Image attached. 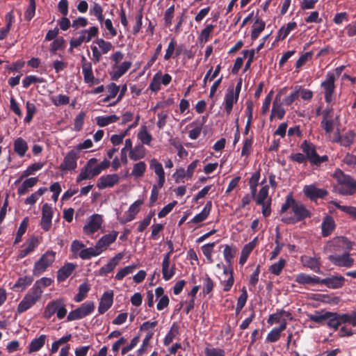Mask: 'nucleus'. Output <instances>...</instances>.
Wrapping results in <instances>:
<instances>
[{
    "label": "nucleus",
    "mask_w": 356,
    "mask_h": 356,
    "mask_svg": "<svg viewBox=\"0 0 356 356\" xmlns=\"http://www.w3.org/2000/svg\"><path fill=\"white\" fill-rule=\"evenodd\" d=\"M337 181V191L343 195H352L356 191V180L341 170H337L334 175Z\"/></svg>",
    "instance_id": "nucleus-1"
},
{
    "label": "nucleus",
    "mask_w": 356,
    "mask_h": 356,
    "mask_svg": "<svg viewBox=\"0 0 356 356\" xmlns=\"http://www.w3.org/2000/svg\"><path fill=\"white\" fill-rule=\"evenodd\" d=\"M42 293L43 290H40L37 286H33L19 303L17 312L22 314L35 305L40 300Z\"/></svg>",
    "instance_id": "nucleus-2"
},
{
    "label": "nucleus",
    "mask_w": 356,
    "mask_h": 356,
    "mask_svg": "<svg viewBox=\"0 0 356 356\" xmlns=\"http://www.w3.org/2000/svg\"><path fill=\"white\" fill-rule=\"evenodd\" d=\"M67 312L65 300L63 298H58L47 303L43 314L45 318L49 319L54 314H56L58 319H63L66 316Z\"/></svg>",
    "instance_id": "nucleus-3"
},
{
    "label": "nucleus",
    "mask_w": 356,
    "mask_h": 356,
    "mask_svg": "<svg viewBox=\"0 0 356 356\" xmlns=\"http://www.w3.org/2000/svg\"><path fill=\"white\" fill-rule=\"evenodd\" d=\"M353 243L344 236H336L329 241L324 247L326 252L337 254L342 251L347 252L352 249Z\"/></svg>",
    "instance_id": "nucleus-4"
},
{
    "label": "nucleus",
    "mask_w": 356,
    "mask_h": 356,
    "mask_svg": "<svg viewBox=\"0 0 356 356\" xmlns=\"http://www.w3.org/2000/svg\"><path fill=\"white\" fill-rule=\"evenodd\" d=\"M293 216L286 213L282 216V220L286 223H296L306 218L311 216V212L300 202L295 201L292 208Z\"/></svg>",
    "instance_id": "nucleus-5"
},
{
    "label": "nucleus",
    "mask_w": 356,
    "mask_h": 356,
    "mask_svg": "<svg viewBox=\"0 0 356 356\" xmlns=\"http://www.w3.org/2000/svg\"><path fill=\"white\" fill-rule=\"evenodd\" d=\"M56 259V252L53 250H47L34 264L33 273L35 276L42 275Z\"/></svg>",
    "instance_id": "nucleus-6"
},
{
    "label": "nucleus",
    "mask_w": 356,
    "mask_h": 356,
    "mask_svg": "<svg viewBox=\"0 0 356 356\" xmlns=\"http://www.w3.org/2000/svg\"><path fill=\"white\" fill-rule=\"evenodd\" d=\"M95 310V303L92 301H86L80 307L71 311L67 315V321H72L85 318L90 315Z\"/></svg>",
    "instance_id": "nucleus-7"
},
{
    "label": "nucleus",
    "mask_w": 356,
    "mask_h": 356,
    "mask_svg": "<svg viewBox=\"0 0 356 356\" xmlns=\"http://www.w3.org/2000/svg\"><path fill=\"white\" fill-rule=\"evenodd\" d=\"M336 76L333 72H328L325 79L321 83V87L323 90L325 100L330 104L333 100V94L335 90Z\"/></svg>",
    "instance_id": "nucleus-8"
},
{
    "label": "nucleus",
    "mask_w": 356,
    "mask_h": 356,
    "mask_svg": "<svg viewBox=\"0 0 356 356\" xmlns=\"http://www.w3.org/2000/svg\"><path fill=\"white\" fill-rule=\"evenodd\" d=\"M269 187L267 185L264 186L259 191L256 198L257 204L262 207V214L264 217L270 216L271 213L270 204L271 198L268 196Z\"/></svg>",
    "instance_id": "nucleus-9"
},
{
    "label": "nucleus",
    "mask_w": 356,
    "mask_h": 356,
    "mask_svg": "<svg viewBox=\"0 0 356 356\" xmlns=\"http://www.w3.org/2000/svg\"><path fill=\"white\" fill-rule=\"evenodd\" d=\"M168 245L171 248L170 251L164 255L162 261V275L163 278L165 280H170L175 275L176 272L175 264H172L170 265V254L173 251L172 243L170 241Z\"/></svg>",
    "instance_id": "nucleus-10"
},
{
    "label": "nucleus",
    "mask_w": 356,
    "mask_h": 356,
    "mask_svg": "<svg viewBox=\"0 0 356 356\" xmlns=\"http://www.w3.org/2000/svg\"><path fill=\"white\" fill-rule=\"evenodd\" d=\"M79 158V154L77 152V150L73 148L66 154L59 166V169L63 171L74 170L77 167V160Z\"/></svg>",
    "instance_id": "nucleus-11"
},
{
    "label": "nucleus",
    "mask_w": 356,
    "mask_h": 356,
    "mask_svg": "<svg viewBox=\"0 0 356 356\" xmlns=\"http://www.w3.org/2000/svg\"><path fill=\"white\" fill-rule=\"evenodd\" d=\"M103 222L102 216L99 214H93L88 219L86 224L83 227V233L86 235H92L97 232Z\"/></svg>",
    "instance_id": "nucleus-12"
},
{
    "label": "nucleus",
    "mask_w": 356,
    "mask_h": 356,
    "mask_svg": "<svg viewBox=\"0 0 356 356\" xmlns=\"http://www.w3.org/2000/svg\"><path fill=\"white\" fill-rule=\"evenodd\" d=\"M81 68L86 83L92 86L99 83V79H95L93 74L92 63L88 61L85 56L81 58Z\"/></svg>",
    "instance_id": "nucleus-13"
},
{
    "label": "nucleus",
    "mask_w": 356,
    "mask_h": 356,
    "mask_svg": "<svg viewBox=\"0 0 356 356\" xmlns=\"http://www.w3.org/2000/svg\"><path fill=\"white\" fill-rule=\"evenodd\" d=\"M172 80V76L168 74H162L161 72H157L153 76L149 84V88L152 92H156L161 89V86L168 85Z\"/></svg>",
    "instance_id": "nucleus-14"
},
{
    "label": "nucleus",
    "mask_w": 356,
    "mask_h": 356,
    "mask_svg": "<svg viewBox=\"0 0 356 356\" xmlns=\"http://www.w3.org/2000/svg\"><path fill=\"white\" fill-rule=\"evenodd\" d=\"M120 178L117 174H110L101 176L97 182V186L99 189L112 188L120 182Z\"/></svg>",
    "instance_id": "nucleus-15"
},
{
    "label": "nucleus",
    "mask_w": 356,
    "mask_h": 356,
    "mask_svg": "<svg viewBox=\"0 0 356 356\" xmlns=\"http://www.w3.org/2000/svg\"><path fill=\"white\" fill-rule=\"evenodd\" d=\"M118 235V232L112 231L111 232L104 235L97 241L95 245L100 254L106 250L109 245L115 241Z\"/></svg>",
    "instance_id": "nucleus-16"
},
{
    "label": "nucleus",
    "mask_w": 356,
    "mask_h": 356,
    "mask_svg": "<svg viewBox=\"0 0 356 356\" xmlns=\"http://www.w3.org/2000/svg\"><path fill=\"white\" fill-rule=\"evenodd\" d=\"M328 259L333 264L338 266L350 268L354 264V259L346 252L343 254H331L328 257Z\"/></svg>",
    "instance_id": "nucleus-17"
},
{
    "label": "nucleus",
    "mask_w": 356,
    "mask_h": 356,
    "mask_svg": "<svg viewBox=\"0 0 356 356\" xmlns=\"http://www.w3.org/2000/svg\"><path fill=\"white\" fill-rule=\"evenodd\" d=\"M284 90V89H282L278 92L273 102V107L271 110V114L270 116V120H272L273 118H277L279 120H281L284 118L285 115V110L282 104L280 103L281 95Z\"/></svg>",
    "instance_id": "nucleus-18"
},
{
    "label": "nucleus",
    "mask_w": 356,
    "mask_h": 356,
    "mask_svg": "<svg viewBox=\"0 0 356 356\" xmlns=\"http://www.w3.org/2000/svg\"><path fill=\"white\" fill-rule=\"evenodd\" d=\"M143 204V200H138L135 201L125 213L124 216L119 218L122 224H125L131 221L136 218L137 213L140 211V207Z\"/></svg>",
    "instance_id": "nucleus-19"
},
{
    "label": "nucleus",
    "mask_w": 356,
    "mask_h": 356,
    "mask_svg": "<svg viewBox=\"0 0 356 356\" xmlns=\"http://www.w3.org/2000/svg\"><path fill=\"white\" fill-rule=\"evenodd\" d=\"M303 193L305 196L311 200L323 198L327 195V191L323 188H317L314 184L306 185L303 188Z\"/></svg>",
    "instance_id": "nucleus-20"
},
{
    "label": "nucleus",
    "mask_w": 356,
    "mask_h": 356,
    "mask_svg": "<svg viewBox=\"0 0 356 356\" xmlns=\"http://www.w3.org/2000/svg\"><path fill=\"white\" fill-rule=\"evenodd\" d=\"M149 168L158 177V186L162 188L165 181V172L162 164L154 158L149 161Z\"/></svg>",
    "instance_id": "nucleus-21"
},
{
    "label": "nucleus",
    "mask_w": 356,
    "mask_h": 356,
    "mask_svg": "<svg viewBox=\"0 0 356 356\" xmlns=\"http://www.w3.org/2000/svg\"><path fill=\"white\" fill-rule=\"evenodd\" d=\"M53 216V210L51 207L47 203L42 206V219L40 225L42 228L48 231L51 226V220Z\"/></svg>",
    "instance_id": "nucleus-22"
},
{
    "label": "nucleus",
    "mask_w": 356,
    "mask_h": 356,
    "mask_svg": "<svg viewBox=\"0 0 356 356\" xmlns=\"http://www.w3.org/2000/svg\"><path fill=\"white\" fill-rule=\"evenodd\" d=\"M114 293L112 290L105 291L99 303L98 312L99 314L105 313L113 305Z\"/></svg>",
    "instance_id": "nucleus-23"
},
{
    "label": "nucleus",
    "mask_w": 356,
    "mask_h": 356,
    "mask_svg": "<svg viewBox=\"0 0 356 356\" xmlns=\"http://www.w3.org/2000/svg\"><path fill=\"white\" fill-rule=\"evenodd\" d=\"M131 61H124L121 64L113 65L112 71L110 72L112 80H118L124 75L131 67Z\"/></svg>",
    "instance_id": "nucleus-24"
},
{
    "label": "nucleus",
    "mask_w": 356,
    "mask_h": 356,
    "mask_svg": "<svg viewBox=\"0 0 356 356\" xmlns=\"http://www.w3.org/2000/svg\"><path fill=\"white\" fill-rule=\"evenodd\" d=\"M326 324L330 328H333L334 330H338L339 327L342 323H346V316L344 314H337L334 312H328L327 317Z\"/></svg>",
    "instance_id": "nucleus-25"
},
{
    "label": "nucleus",
    "mask_w": 356,
    "mask_h": 356,
    "mask_svg": "<svg viewBox=\"0 0 356 356\" xmlns=\"http://www.w3.org/2000/svg\"><path fill=\"white\" fill-rule=\"evenodd\" d=\"M123 257L124 254L122 252L118 253L115 257L111 258L106 265L99 269V275L104 276L113 271Z\"/></svg>",
    "instance_id": "nucleus-26"
},
{
    "label": "nucleus",
    "mask_w": 356,
    "mask_h": 356,
    "mask_svg": "<svg viewBox=\"0 0 356 356\" xmlns=\"http://www.w3.org/2000/svg\"><path fill=\"white\" fill-rule=\"evenodd\" d=\"M238 95L234 94V89L233 87H229L225 95L224 106L227 115H229L232 112L233 106L238 101Z\"/></svg>",
    "instance_id": "nucleus-27"
},
{
    "label": "nucleus",
    "mask_w": 356,
    "mask_h": 356,
    "mask_svg": "<svg viewBox=\"0 0 356 356\" xmlns=\"http://www.w3.org/2000/svg\"><path fill=\"white\" fill-rule=\"evenodd\" d=\"M354 138L355 134L352 131H348L343 136H341L337 131L333 136L330 137V140L334 143H340L343 146H349L353 143Z\"/></svg>",
    "instance_id": "nucleus-28"
},
{
    "label": "nucleus",
    "mask_w": 356,
    "mask_h": 356,
    "mask_svg": "<svg viewBox=\"0 0 356 356\" xmlns=\"http://www.w3.org/2000/svg\"><path fill=\"white\" fill-rule=\"evenodd\" d=\"M345 278L341 275L332 276L325 279L320 278V283L330 289H339L343 286Z\"/></svg>",
    "instance_id": "nucleus-29"
},
{
    "label": "nucleus",
    "mask_w": 356,
    "mask_h": 356,
    "mask_svg": "<svg viewBox=\"0 0 356 356\" xmlns=\"http://www.w3.org/2000/svg\"><path fill=\"white\" fill-rule=\"evenodd\" d=\"M257 240H258V238L255 237L250 242L245 244L243 247L241 252V255H240L239 261H238L240 265L243 266L246 262L250 253L252 252L254 248L257 246Z\"/></svg>",
    "instance_id": "nucleus-30"
},
{
    "label": "nucleus",
    "mask_w": 356,
    "mask_h": 356,
    "mask_svg": "<svg viewBox=\"0 0 356 356\" xmlns=\"http://www.w3.org/2000/svg\"><path fill=\"white\" fill-rule=\"evenodd\" d=\"M336 224L334 218L330 216H325L321 223V234L323 237L330 236L334 230Z\"/></svg>",
    "instance_id": "nucleus-31"
},
{
    "label": "nucleus",
    "mask_w": 356,
    "mask_h": 356,
    "mask_svg": "<svg viewBox=\"0 0 356 356\" xmlns=\"http://www.w3.org/2000/svg\"><path fill=\"white\" fill-rule=\"evenodd\" d=\"M220 248H223L222 254L225 261L227 264L231 265L237 253L236 246L234 244H225L222 245Z\"/></svg>",
    "instance_id": "nucleus-32"
},
{
    "label": "nucleus",
    "mask_w": 356,
    "mask_h": 356,
    "mask_svg": "<svg viewBox=\"0 0 356 356\" xmlns=\"http://www.w3.org/2000/svg\"><path fill=\"white\" fill-rule=\"evenodd\" d=\"M76 265L72 263H67L62 266L57 273V280L59 282L65 281L69 277L76 268Z\"/></svg>",
    "instance_id": "nucleus-33"
},
{
    "label": "nucleus",
    "mask_w": 356,
    "mask_h": 356,
    "mask_svg": "<svg viewBox=\"0 0 356 356\" xmlns=\"http://www.w3.org/2000/svg\"><path fill=\"white\" fill-rule=\"evenodd\" d=\"M301 149L307 155V158L314 164L318 159V154L316 152L314 146L312 143L305 140L301 145Z\"/></svg>",
    "instance_id": "nucleus-34"
},
{
    "label": "nucleus",
    "mask_w": 356,
    "mask_h": 356,
    "mask_svg": "<svg viewBox=\"0 0 356 356\" xmlns=\"http://www.w3.org/2000/svg\"><path fill=\"white\" fill-rule=\"evenodd\" d=\"M211 205V202H207L202 211L194 216L188 223L199 224L205 220L210 213Z\"/></svg>",
    "instance_id": "nucleus-35"
},
{
    "label": "nucleus",
    "mask_w": 356,
    "mask_h": 356,
    "mask_svg": "<svg viewBox=\"0 0 356 356\" xmlns=\"http://www.w3.org/2000/svg\"><path fill=\"white\" fill-rule=\"evenodd\" d=\"M295 281L301 284H317L320 283V278L317 276H311L305 273L298 274Z\"/></svg>",
    "instance_id": "nucleus-36"
},
{
    "label": "nucleus",
    "mask_w": 356,
    "mask_h": 356,
    "mask_svg": "<svg viewBox=\"0 0 356 356\" xmlns=\"http://www.w3.org/2000/svg\"><path fill=\"white\" fill-rule=\"evenodd\" d=\"M301 261L302 262L305 266L309 268L314 272H321L319 258L302 256L301 257Z\"/></svg>",
    "instance_id": "nucleus-37"
},
{
    "label": "nucleus",
    "mask_w": 356,
    "mask_h": 356,
    "mask_svg": "<svg viewBox=\"0 0 356 356\" xmlns=\"http://www.w3.org/2000/svg\"><path fill=\"white\" fill-rule=\"evenodd\" d=\"M13 147L15 152L19 157H23L29 149L26 141L21 137L17 138L14 140Z\"/></svg>",
    "instance_id": "nucleus-38"
},
{
    "label": "nucleus",
    "mask_w": 356,
    "mask_h": 356,
    "mask_svg": "<svg viewBox=\"0 0 356 356\" xmlns=\"http://www.w3.org/2000/svg\"><path fill=\"white\" fill-rule=\"evenodd\" d=\"M138 139L141 142L140 145L150 146L153 140V136L147 131L146 126H142L137 134Z\"/></svg>",
    "instance_id": "nucleus-39"
},
{
    "label": "nucleus",
    "mask_w": 356,
    "mask_h": 356,
    "mask_svg": "<svg viewBox=\"0 0 356 356\" xmlns=\"http://www.w3.org/2000/svg\"><path fill=\"white\" fill-rule=\"evenodd\" d=\"M147 150L145 147L143 145H136L131 151L129 152V156L131 160L133 161H138L140 160L146 156Z\"/></svg>",
    "instance_id": "nucleus-40"
},
{
    "label": "nucleus",
    "mask_w": 356,
    "mask_h": 356,
    "mask_svg": "<svg viewBox=\"0 0 356 356\" xmlns=\"http://www.w3.org/2000/svg\"><path fill=\"white\" fill-rule=\"evenodd\" d=\"M47 336L40 335L39 337L33 339L29 345V353H35L39 351L44 345Z\"/></svg>",
    "instance_id": "nucleus-41"
},
{
    "label": "nucleus",
    "mask_w": 356,
    "mask_h": 356,
    "mask_svg": "<svg viewBox=\"0 0 356 356\" xmlns=\"http://www.w3.org/2000/svg\"><path fill=\"white\" fill-rule=\"evenodd\" d=\"M328 312L325 310L316 311L314 314H308L307 316L309 320L314 323L324 324L326 323Z\"/></svg>",
    "instance_id": "nucleus-42"
},
{
    "label": "nucleus",
    "mask_w": 356,
    "mask_h": 356,
    "mask_svg": "<svg viewBox=\"0 0 356 356\" xmlns=\"http://www.w3.org/2000/svg\"><path fill=\"white\" fill-rule=\"evenodd\" d=\"M100 254H101L97 248L96 245H95V247H90L82 250L80 252H79V257L83 260H88L92 257H95Z\"/></svg>",
    "instance_id": "nucleus-43"
},
{
    "label": "nucleus",
    "mask_w": 356,
    "mask_h": 356,
    "mask_svg": "<svg viewBox=\"0 0 356 356\" xmlns=\"http://www.w3.org/2000/svg\"><path fill=\"white\" fill-rule=\"evenodd\" d=\"M38 181V177H31L26 179L22 184L18 188L17 193L19 195L26 194L29 189L33 187Z\"/></svg>",
    "instance_id": "nucleus-44"
},
{
    "label": "nucleus",
    "mask_w": 356,
    "mask_h": 356,
    "mask_svg": "<svg viewBox=\"0 0 356 356\" xmlns=\"http://www.w3.org/2000/svg\"><path fill=\"white\" fill-rule=\"evenodd\" d=\"M297 27L295 22H289L286 25L282 26L277 32V40H282Z\"/></svg>",
    "instance_id": "nucleus-45"
},
{
    "label": "nucleus",
    "mask_w": 356,
    "mask_h": 356,
    "mask_svg": "<svg viewBox=\"0 0 356 356\" xmlns=\"http://www.w3.org/2000/svg\"><path fill=\"white\" fill-rule=\"evenodd\" d=\"M329 111H326L324 113L323 119L321 122V125L326 134L329 135L328 137L330 138V136H332L331 134L333 131L334 126L333 120L331 117L329 116Z\"/></svg>",
    "instance_id": "nucleus-46"
},
{
    "label": "nucleus",
    "mask_w": 356,
    "mask_h": 356,
    "mask_svg": "<svg viewBox=\"0 0 356 356\" xmlns=\"http://www.w3.org/2000/svg\"><path fill=\"white\" fill-rule=\"evenodd\" d=\"M146 168L147 165L144 161H139L133 165L131 175L136 179L140 178L144 175L146 171Z\"/></svg>",
    "instance_id": "nucleus-47"
},
{
    "label": "nucleus",
    "mask_w": 356,
    "mask_h": 356,
    "mask_svg": "<svg viewBox=\"0 0 356 356\" xmlns=\"http://www.w3.org/2000/svg\"><path fill=\"white\" fill-rule=\"evenodd\" d=\"M119 117L116 115H111L108 116H98L95 118L96 123L101 127H106L110 124L117 122Z\"/></svg>",
    "instance_id": "nucleus-48"
},
{
    "label": "nucleus",
    "mask_w": 356,
    "mask_h": 356,
    "mask_svg": "<svg viewBox=\"0 0 356 356\" xmlns=\"http://www.w3.org/2000/svg\"><path fill=\"white\" fill-rule=\"evenodd\" d=\"M266 24L264 21L257 19L253 26L252 30L251 33V38L252 40H256L259 34L264 30Z\"/></svg>",
    "instance_id": "nucleus-49"
},
{
    "label": "nucleus",
    "mask_w": 356,
    "mask_h": 356,
    "mask_svg": "<svg viewBox=\"0 0 356 356\" xmlns=\"http://www.w3.org/2000/svg\"><path fill=\"white\" fill-rule=\"evenodd\" d=\"M286 264V260L280 258L277 262L269 266L268 270L271 274L279 275Z\"/></svg>",
    "instance_id": "nucleus-50"
},
{
    "label": "nucleus",
    "mask_w": 356,
    "mask_h": 356,
    "mask_svg": "<svg viewBox=\"0 0 356 356\" xmlns=\"http://www.w3.org/2000/svg\"><path fill=\"white\" fill-rule=\"evenodd\" d=\"M29 219L28 217L24 218L23 219V220L22 221V222L17 229L15 239L14 241V244H17L22 241V236L24 234V233L26 232V231L27 229V227L29 225Z\"/></svg>",
    "instance_id": "nucleus-51"
},
{
    "label": "nucleus",
    "mask_w": 356,
    "mask_h": 356,
    "mask_svg": "<svg viewBox=\"0 0 356 356\" xmlns=\"http://www.w3.org/2000/svg\"><path fill=\"white\" fill-rule=\"evenodd\" d=\"M246 110L245 113L248 115L247 122L245 127L244 134H248L251 126V122L252 120V113H253V103L251 101H248L246 102Z\"/></svg>",
    "instance_id": "nucleus-52"
},
{
    "label": "nucleus",
    "mask_w": 356,
    "mask_h": 356,
    "mask_svg": "<svg viewBox=\"0 0 356 356\" xmlns=\"http://www.w3.org/2000/svg\"><path fill=\"white\" fill-rule=\"evenodd\" d=\"M88 42L86 34L83 33V30L79 33V37L73 38L70 40V51H72L74 48H77L81 46L83 43Z\"/></svg>",
    "instance_id": "nucleus-53"
},
{
    "label": "nucleus",
    "mask_w": 356,
    "mask_h": 356,
    "mask_svg": "<svg viewBox=\"0 0 356 356\" xmlns=\"http://www.w3.org/2000/svg\"><path fill=\"white\" fill-rule=\"evenodd\" d=\"M86 168L88 170V171L90 172L92 176L93 177L97 176L101 172L99 171V168L97 165V159L95 158L90 159L86 165Z\"/></svg>",
    "instance_id": "nucleus-54"
},
{
    "label": "nucleus",
    "mask_w": 356,
    "mask_h": 356,
    "mask_svg": "<svg viewBox=\"0 0 356 356\" xmlns=\"http://www.w3.org/2000/svg\"><path fill=\"white\" fill-rule=\"evenodd\" d=\"M90 290V286L86 283L81 284L79 287V293L75 296L74 300L76 302H80L83 300Z\"/></svg>",
    "instance_id": "nucleus-55"
},
{
    "label": "nucleus",
    "mask_w": 356,
    "mask_h": 356,
    "mask_svg": "<svg viewBox=\"0 0 356 356\" xmlns=\"http://www.w3.org/2000/svg\"><path fill=\"white\" fill-rule=\"evenodd\" d=\"M179 334V326L176 323H174L170 327V331L166 334L164 339V344L165 346L169 345L172 342L175 337Z\"/></svg>",
    "instance_id": "nucleus-56"
},
{
    "label": "nucleus",
    "mask_w": 356,
    "mask_h": 356,
    "mask_svg": "<svg viewBox=\"0 0 356 356\" xmlns=\"http://www.w3.org/2000/svg\"><path fill=\"white\" fill-rule=\"evenodd\" d=\"M136 268V265H130L120 268L115 274V279L122 280L125 276L131 274Z\"/></svg>",
    "instance_id": "nucleus-57"
},
{
    "label": "nucleus",
    "mask_w": 356,
    "mask_h": 356,
    "mask_svg": "<svg viewBox=\"0 0 356 356\" xmlns=\"http://www.w3.org/2000/svg\"><path fill=\"white\" fill-rule=\"evenodd\" d=\"M94 42L97 44L99 50L104 54H108L113 48L111 42L106 41L102 38H97Z\"/></svg>",
    "instance_id": "nucleus-58"
},
{
    "label": "nucleus",
    "mask_w": 356,
    "mask_h": 356,
    "mask_svg": "<svg viewBox=\"0 0 356 356\" xmlns=\"http://www.w3.org/2000/svg\"><path fill=\"white\" fill-rule=\"evenodd\" d=\"M216 245L215 242L207 243L202 246V251L203 254L207 258V260L209 263L211 264L213 262L212 253L213 251V248Z\"/></svg>",
    "instance_id": "nucleus-59"
},
{
    "label": "nucleus",
    "mask_w": 356,
    "mask_h": 356,
    "mask_svg": "<svg viewBox=\"0 0 356 356\" xmlns=\"http://www.w3.org/2000/svg\"><path fill=\"white\" fill-rule=\"evenodd\" d=\"M44 165L43 162H38L30 165L22 173V178L33 175L36 171L40 170Z\"/></svg>",
    "instance_id": "nucleus-60"
},
{
    "label": "nucleus",
    "mask_w": 356,
    "mask_h": 356,
    "mask_svg": "<svg viewBox=\"0 0 356 356\" xmlns=\"http://www.w3.org/2000/svg\"><path fill=\"white\" fill-rule=\"evenodd\" d=\"M44 82V79L42 77H38L35 75H29L24 79L22 84L24 88H27L33 83H42Z\"/></svg>",
    "instance_id": "nucleus-61"
},
{
    "label": "nucleus",
    "mask_w": 356,
    "mask_h": 356,
    "mask_svg": "<svg viewBox=\"0 0 356 356\" xmlns=\"http://www.w3.org/2000/svg\"><path fill=\"white\" fill-rule=\"evenodd\" d=\"M332 204L339 209L342 211L343 212L347 213L350 217L356 219V207L352 206H343L340 205L337 202H332Z\"/></svg>",
    "instance_id": "nucleus-62"
},
{
    "label": "nucleus",
    "mask_w": 356,
    "mask_h": 356,
    "mask_svg": "<svg viewBox=\"0 0 356 356\" xmlns=\"http://www.w3.org/2000/svg\"><path fill=\"white\" fill-rule=\"evenodd\" d=\"M299 90H300V86H295L293 88V91L292 92H291V94L289 95L286 96L284 99L283 104L286 106H289L293 102H295L299 97Z\"/></svg>",
    "instance_id": "nucleus-63"
},
{
    "label": "nucleus",
    "mask_w": 356,
    "mask_h": 356,
    "mask_svg": "<svg viewBox=\"0 0 356 356\" xmlns=\"http://www.w3.org/2000/svg\"><path fill=\"white\" fill-rule=\"evenodd\" d=\"M204 353L205 356H225L224 350L219 348L207 347Z\"/></svg>",
    "instance_id": "nucleus-64"
}]
</instances>
